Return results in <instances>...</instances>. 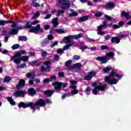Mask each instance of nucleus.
<instances>
[{
  "instance_id": "338daca9",
  "label": "nucleus",
  "mask_w": 131,
  "mask_h": 131,
  "mask_svg": "<svg viewBox=\"0 0 131 131\" xmlns=\"http://www.w3.org/2000/svg\"><path fill=\"white\" fill-rule=\"evenodd\" d=\"M46 103H47V104H51V101L50 100V99H47Z\"/></svg>"
},
{
  "instance_id": "680f3d73",
  "label": "nucleus",
  "mask_w": 131,
  "mask_h": 131,
  "mask_svg": "<svg viewBox=\"0 0 131 131\" xmlns=\"http://www.w3.org/2000/svg\"><path fill=\"white\" fill-rule=\"evenodd\" d=\"M91 51H96L97 49L96 48V47H91L90 48Z\"/></svg>"
},
{
  "instance_id": "2f4dec72",
  "label": "nucleus",
  "mask_w": 131,
  "mask_h": 131,
  "mask_svg": "<svg viewBox=\"0 0 131 131\" xmlns=\"http://www.w3.org/2000/svg\"><path fill=\"white\" fill-rule=\"evenodd\" d=\"M49 40H48V39H45L42 42V46H43V47H45L46 46H48V45H49Z\"/></svg>"
},
{
  "instance_id": "ea45409f",
  "label": "nucleus",
  "mask_w": 131,
  "mask_h": 131,
  "mask_svg": "<svg viewBox=\"0 0 131 131\" xmlns=\"http://www.w3.org/2000/svg\"><path fill=\"white\" fill-rule=\"evenodd\" d=\"M78 15V13L76 12H73L72 13L70 14V16L71 17H75L76 16H77Z\"/></svg>"
},
{
  "instance_id": "09e8293b",
  "label": "nucleus",
  "mask_w": 131,
  "mask_h": 131,
  "mask_svg": "<svg viewBox=\"0 0 131 131\" xmlns=\"http://www.w3.org/2000/svg\"><path fill=\"white\" fill-rule=\"evenodd\" d=\"M48 38L49 40L54 39V36L50 34L48 36Z\"/></svg>"
},
{
  "instance_id": "bb28decb",
  "label": "nucleus",
  "mask_w": 131,
  "mask_h": 131,
  "mask_svg": "<svg viewBox=\"0 0 131 131\" xmlns=\"http://www.w3.org/2000/svg\"><path fill=\"white\" fill-rule=\"evenodd\" d=\"M8 23H13L10 20H0V25L1 26L5 25V24H8Z\"/></svg>"
},
{
  "instance_id": "39448f33",
  "label": "nucleus",
  "mask_w": 131,
  "mask_h": 131,
  "mask_svg": "<svg viewBox=\"0 0 131 131\" xmlns=\"http://www.w3.org/2000/svg\"><path fill=\"white\" fill-rule=\"evenodd\" d=\"M106 57H97L96 60L97 61H102L101 63L102 64H105L108 62L109 60V57H114V53L113 52H110L106 54Z\"/></svg>"
},
{
  "instance_id": "4d7b16f0",
  "label": "nucleus",
  "mask_w": 131,
  "mask_h": 131,
  "mask_svg": "<svg viewBox=\"0 0 131 131\" xmlns=\"http://www.w3.org/2000/svg\"><path fill=\"white\" fill-rule=\"evenodd\" d=\"M19 67L20 68H22V69L25 68V67H26V64L23 63L19 66Z\"/></svg>"
},
{
  "instance_id": "72a5a7b5",
  "label": "nucleus",
  "mask_w": 131,
  "mask_h": 131,
  "mask_svg": "<svg viewBox=\"0 0 131 131\" xmlns=\"http://www.w3.org/2000/svg\"><path fill=\"white\" fill-rule=\"evenodd\" d=\"M112 69V68L111 67H107L105 69H103V72H104V73H108V72H109V71H110V70H111Z\"/></svg>"
},
{
  "instance_id": "aec40b11",
  "label": "nucleus",
  "mask_w": 131,
  "mask_h": 131,
  "mask_svg": "<svg viewBox=\"0 0 131 131\" xmlns=\"http://www.w3.org/2000/svg\"><path fill=\"white\" fill-rule=\"evenodd\" d=\"M35 76V73H34V72L28 73L26 74V77L28 78H30V77H32V79H34Z\"/></svg>"
},
{
  "instance_id": "13d9d810",
  "label": "nucleus",
  "mask_w": 131,
  "mask_h": 131,
  "mask_svg": "<svg viewBox=\"0 0 131 131\" xmlns=\"http://www.w3.org/2000/svg\"><path fill=\"white\" fill-rule=\"evenodd\" d=\"M52 17V15L51 14H48L45 17V19H50V17Z\"/></svg>"
},
{
  "instance_id": "4be33fe9",
  "label": "nucleus",
  "mask_w": 131,
  "mask_h": 131,
  "mask_svg": "<svg viewBox=\"0 0 131 131\" xmlns=\"http://www.w3.org/2000/svg\"><path fill=\"white\" fill-rule=\"evenodd\" d=\"M28 93L31 96H34L36 94V91L34 90V88H30L28 90Z\"/></svg>"
},
{
  "instance_id": "864d4df0",
  "label": "nucleus",
  "mask_w": 131,
  "mask_h": 131,
  "mask_svg": "<svg viewBox=\"0 0 131 131\" xmlns=\"http://www.w3.org/2000/svg\"><path fill=\"white\" fill-rule=\"evenodd\" d=\"M58 54H63V50L61 49H59L57 50Z\"/></svg>"
},
{
  "instance_id": "5fc2aeb1",
  "label": "nucleus",
  "mask_w": 131,
  "mask_h": 131,
  "mask_svg": "<svg viewBox=\"0 0 131 131\" xmlns=\"http://www.w3.org/2000/svg\"><path fill=\"white\" fill-rule=\"evenodd\" d=\"M58 76L60 77H64V73H61V72L59 73H58Z\"/></svg>"
},
{
  "instance_id": "49530a36",
  "label": "nucleus",
  "mask_w": 131,
  "mask_h": 131,
  "mask_svg": "<svg viewBox=\"0 0 131 131\" xmlns=\"http://www.w3.org/2000/svg\"><path fill=\"white\" fill-rule=\"evenodd\" d=\"M35 2V0L33 1V4L34 5V7L35 8H37V7H39V4L38 3H34Z\"/></svg>"
},
{
  "instance_id": "c9c22d12",
  "label": "nucleus",
  "mask_w": 131,
  "mask_h": 131,
  "mask_svg": "<svg viewBox=\"0 0 131 131\" xmlns=\"http://www.w3.org/2000/svg\"><path fill=\"white\" fill-rule=\"evenodd\" d=\"M81 67V63H78L73 66V68H80Z\"/></svg>"
},
{
  "instance_id": "6e6d98bb",
  "label": "nucleus",
  "mask_w": 131,
  "mask_h": 131,
  "mask_svg": "<svg viewBox=\"0 0 131 131\" xmlns=\"http://www.w3.org/2000/svg\"><path fill=\"white\" fill-rule=\"evenodd\" d=\"M37 23H39V21L36 20L32 22V25H35L36 24H37Z\"/></svg>"
},
{
  "instance_id": "f8f14e48",
  "label": "nucleus",
  "mask_w": 131,
  "mask_h": 131,
  "mask_svg": "<svg viewBox=\"0 0 131 131\" xmlns=\"http://www.w3.org/2000/svg\"><path fill=\"white\" fill-rule=\"evenodd\" d=\"M111 25H112V24L111 25H107V21H104L103 25L97 27L98 33H103V32H102V29L105 27H107V26H111Z\"/></svg>"
},
{
  "instance_id": "a18cd8bd",
  "label": "nucleus",
  "mask_w": 131,
  "mask_h": 131,
  "mask_svg": "<svg viewBox=\"0 0 131 131\" xmlns=\"http://www.w3.org/2000/svg\"><path fill=\"white\" fill-rule=\"evenodd\" d=\"M39 15H40V13H39V12H37L34 15V18H37L38 17H39Z\"/></svg>"
},
{
  "instance_id": "f3484780",
  "label": "nucleus",
  "mask_w": 131,
  "mask_h": 131,
  "mask_svg": "<svg viewBox=\"0 0 131 131\" xmlns=\"http://www.w3.org/2000/svg\"><path fill=\"white\" fill-rule=\"evenodd\" d=\"M18 84H19L16 86L17 89H19V88H23L25 84V80L21 79L19 80Z\"/></svg>"
},
{
  "instance_id": "c85d7f7f",
  "label": "nucleus",
  "mask_w": 131,
  "mask_h": 131,
  "mask_svg": "<svg viewBox=\"0 0 131 131\" xmlns=\"http://www.w3.org/2000/svg\"><path fill=\"white\" fill-rule=\"evenodd\" d=\"M23 61L24 62H27L29 60V57L28 56H21L20 57V60Z\"/></svg>"
},
{
  "instance_id": "7c9ffc66",
  "label": "nucleus",
  "mask_w": 131,
  "mask_h": 131,
  "mask_svg": "<svg viewBox=\"0 0 131 131\" xmlns=\"http://www.w3.org/2000/svg\"><path fill=\"white\" fill-rule=\"evenodd\" d=\"M32 25V22L29 21L26 24V26H24V28H30Z\"/></svg>"
},
{
  "instance_id": "4468645a",
  "label": "nucleus",
  "mask_w": 131,
  "mask_h": 131,
  "mask_svg": "<svg viewBox=\"0 0 131 131\" xmlns=\"http://www.w3.org/2000/svg\"><path fill=\"white\" fill-rule=\"evenodd\" d=\"M26 95V92L24 91H17L15 92L14 94L15 97L18 98V97H24Z\"/></svg>"
},
{
  "instance_id": "ddd939ff",
  "label": "nucleus",
  "mask_w": 131,
  "mask_h": 131,
  "mask_svg": "<svg viewBox=\"0 0 131 131\" xmlns=\"http://www.w3.org/2000/svg\"><path fill=\"white\" fill-rule=\"evenodd\" d=\"M96 73L95 71H92L88 73V74L84 77L85 80H91L93 78V76L96 75Z\"/></svg>"
},
{
  "instance_id": "a878e982",
  "label": "nucleus",
  "mask_w": 131,
  "mask_h": 131,
  "mask_svg": "<svg viewBox=\"0 0 131 131\" xmlns=\"http://www.w3.org/2000/svg\"><path fill=\"white\" fill-rule=\"evenodd\" d=\"M45 95H47L48 97H51L53 94H54V91L52 90H48L44 92Z\"/></svg>"
},
{
  "instance_id": "cd10ccee",
  "label": "nucleus",
  "mask_w": 131,
  "mask_h": 131,
  "mask_svg": "<svg viewBox=\"0 0 131 131\" xmlns=\"http://www.w3.org/2000/svg\"><path fill=\"white\" fill-rule=\"evenodd\" d=\"M7 100H8V102H10L11 105H15L16 102H15V101H14V100H13V98L11 97H8Z\"/></svg>"
},
{
  "instance_id": "603ef678",
  "label": "nucleus",
  "mask_w": 131,
  "mask_h": 131,
  "mask_svg": "<svg viewBox=\"0 0 131 131\" xmlns=\"http://www.w3.org/2000/svg\"><path fill=\"white\" fill-rule=\"evenodd\" d=\"M57 45H58V41H56L55 42L51 45V48H54V47H55V46H57Z\"/></svg>"
},
{
  "instance_id": "a211bd4d",
  "label": "nucleus",
  "mask_w": 131,
  "mask_h": 131,
  "mask_svg": "<svg viewBox=\"0 0 131 131\" xmlns=\"http://www.w3.org/2000/svg\"><path fill=\"white\" fill-rule=\"evenodd\" d=\"M112 43H119L120 42V39L117 37H113L111 39Z\"/></svg>"
},
{
  "instance_id": "0eeeda50",
  "label": "nucleus",
  "mask_w": 131,
  "mask_h": 131,
  "mask_svg": "<svg viewBox=\"0 0 131 131\" xmlns=\"http://www.w3.org/2000/svg\"><path fill=\"white\" fill-rule=\"evenodd\" d=\"M70 82L71 83L70 88H71V95H76L78 94V90L76 89L77 86H76V83L77 81L74 80H70Z\"/></svg>"
},
{
  "instance_id": "37998d69",
  "label": "nucleus",
  "mask_w": 131,
  "mask_h": 131,
  "mask_svg": "<svg viewBox=\"0 0 131 131\" xmlns=\"http://www.w3.org/2000/svg\"><path fill=\"white\" fill-rule=\"evenodd\" d=\"M73 58H74V60L77 61V60H79V59H80V57L78 55H75L74 56Z\"/></svg>"
},
{
  "instance_id": "c03bdc74",
  "label": "nucleus",
  "mask_w": 131,
  "mask_h": 131,
  "mask_svg": "<svg viewBox=\"0 0 131 131\" xmlns=\"http://www.w3.org/2000/svg\"><path fill=\"white\" fill-rule=\"evenodd\" d=\"M121 26L118 25H114L113 26V28H114L115 29H118V28H120Z\"/></svg>"
},
{
  "instance_id": "f03ea898",
  "label": "nucleus",
  "mask_w": 131,
  "mask_h": 131,
  "mask_svg": "<svg viewBox=\"0 0 131 131\" xmlns=\"http://www.w3.org/2000/svg\"><path fill=\"white\" fill-rule=\"evenodd\" d=\"M81 36V34H79L77 35L69 36L68 37H64L63 40L64 42H66V43L69 42V44L66 45L63 47V51H66L68 50V49H69V48H70V47H71L72 45H74V43H75V42H74V41H73L72 39L74 38L75 39H78V38H80Z\"/></svg>"
},
{
  "instance_id": "6e6552de",
  "label": "nucleus",
  "mask_w": 131,
  "mask_h": 131,
  "mask_svg": "<svg viewBox=\"0 0 131 131\" xmlns=\"http://www.w3.org/2000/svg\"><path fill=\"white\" fill-rule=\"evenodd\" d=\"M106 86V84L103 85L101 83H99V85L95 87V89L92 90V92L93 94L97 95H98V92H99V91H105Z\"/></svg>"
},
{
  "instance_id": "0e129e2a",
  "label": "nucleus",
  "mask_w": 131,
  "mask_h": 131,
  "mask_svg": "<svg viewBox=\"0 0 131 131\" xmlns=\"http://www.w3.org/2000/svg\"><path fill=\"white\" fill-rule=\"evenodd\" d=\"M87 48H88V47L86 46L82 47L80 48V49H81V50H82V51H84Z\"/></svg>"
},
{
  "instance_id": "dca6fc26",
  "label": "nucleus",
  "mask_w": 131,
  "mask_h": 131,
  "mask_svg": "<svg viewBox=\"0 0 131 131\" xmlns=\"http://www.w3.org/2000/svg\"><path fill=\"white\" fill-rule=\"evenodd\" d=\"M52 13H56V15L57 16H60L61 14H64L65 13V11L63 10H54L52 11Z\"/></svg>"
},
{
  "instance_id": "9b49d317",
  "label": "nucleus",
  "mask_w": 131,
  "mask_h": 131,
  "mask_svg": "<svg viewBox=\"0 0 131 131\" xmlns=\"http://www.w3.org/2000/svg\"><path fill=\"white\" fill-rule=\"evenodd\" d=\"M31 32H43V29L40 28V25H37L36 27H31Z\"/></svg>"
},
{
  "instance_id": "58836bf2",
  "label": "nucleus",
  "mask_w": 131,
  "mask_h": 131,
  "mask_svg": "<svg viewBox=\"0 0 131 131\" xmlns=\"http://www.w3.org/2000/svg\"><path fill=\"white\" fill-rule=\"evenodd\" d=\"M104 17L105 18V19H106V20H108V21H111L112 20V17L108 15L105 14L104 15Z\"/></svg>"
},
{
  "instance_id": "20e7f679",
  "label": "nucleus",
  "mask_w": 131,
  "mask_h": 131,
  "mask_svg": "<svg viewBox=\"0 0 131 131\" xmlns=\"http://www.w3.org/2000/svg\"><path fill=\"white\" fill-rule=\"evenodd\" d=\"M26 53L25 50L18 51L15 54L14 56L11 57V60H13L16 65H19L21 63V61H20V57H21V55H25Z\"/></svg>"
},
{
  "instance_id": "6ab92c4d",
  "label": "nucleus",
  "mask_w": 131,
  "mask_h": 131,
  "mask_svg": "<svg viewBox=\"0 0 131 131\" xmlns=\"http://www.w3.org/2000/svg\"><path fill=\"white\" fill-rule=\"evenodd\" d=\"M71 63H72V61L70 60L67 61L65 63L66 67L69 68V69H72V68H73V66H71Z\"/></svg>"
},
{
  "instance_id": "5701e85b",
  "label": "nucleus",
  "mask_w": 131,
  "mask_h": 131,
  "mask_svg": "<svg viewBox=\"0 0 131 131\" xmlns=\"http://www.w3.org/2000/svg\"><path fill=\"white\" fill-rule=\"evenodd\" d=\"M23 29V27H18L17 29H12L11 33H18V30Z\"/></svg>"
},
{
  "instance_id": "8fccbe9b",
  "label": "nucleus",
  "mask_w": 131,
  "mask_h": 131,
  "mask_svg": "<svg viewBox=\"0 0 131 131\" xmlns=\"http://www.w3.org/2000/svg\"><path fill=\"white\" fill-rule=\"evenodd\" d=\"M96 17H101L102 16V13L101 12H97L95 13Z\"/></svg>"
},
{
  "instance_id": "f704fd0d",
  "label": "nucleus",
  "mask_w": 131,
  "mask_h": 131,
  "mask_svg": "<svg viewBox=\"0 0 131 131\" xmlns=\"http://www.w3.org/2000/svg\"><path fill=\"white\" fill-rule=\"evenodd\" d=\"M20 48V45L19 44H15L12 47V50H17Z\"/></svg>"
},
{
  "instance_id": "774afa93",
  "label": "nucleus",
  "mask_w": 131,
  "mask_h": 131,
  "mask_svg": "<svg viewBox=\"0 0 131 131\" xmlns=\"http://www.w3.org/2000/svg\"><path fill=\"white\" fill-rule=\"evenodd\" d=\"M17 26V25L15 23H13L12 25H11V27H16Z\"/></svg>"
},
{
  "instance_id": "e2e57ef3",
  "label": "nucleus",
  "mask_w": 131,
  "mask_h": 131,
  "mask_svg": "<svg viewBox=\"0 0 131 131\" xmlns=\"http://www.w3.org/2000/svg\"><path fill=\"white\" fill-rule=\"evenodd\" d=\"M91 91H92V88L90 87H88L85 90L86 92H91Z\"/></svg>"
},
{
  "instance_id": "1a4fd4ad",
  "label": "nucleus",
  "mask_w": 131,
  "mask_h": 131,
  "mask_svg": "<svg viewBox=\"0 0 131 131\" xmlns=\"http://www.w3.org/2000/svg\"><path fill=\"white\" fill-rule=\"evenodd\" d=\"M61 9H69L70 8V2L68 0H59Z\"/></svg>"
},
{
  "instance_id": "2eb2a0df",
  "label": "nucleus",
  "mask_w": 131,
  "mask_h": 131,
  "mask_svg": "<svg viewBox=\"0 0 131 131\" xmlns=\"http://www.w3.org/2000/svg\"><path fill=\"white\" fill-rule=\"evenodd\" d=\"M103 7L105 9H106V10H111V9H113V8L115 7V4H114L113 2H110L105 6H103Z\"/></svg>"
},
{
  "instance_id": "052dcab7",
  "label": "nucleus",
  "mask_w": 131,
  "mask_h": 131,
  "mask_svg": "<svg viewBox=\"0 0 131 131\" xmlns=\"http://www.w3.org/2000/svg\"><path fill=\"white\" fill-rule=\"evenodd\" d=\"M50 81V79H45L43 80V82H45V83H47L48 82H49Z\"/></svg>"
},
{
  "instance_id": "4c0bfd02",
  "label": "nucleus",
  "mask_w": 131,
  "mask_h": 131,
  "mask_svg": "<svg viewBox=\"0 0 131 131\" xmlns=\"http://www.w3.org/2000/svg\"><path fill=\"white\" fill-rule=\"evenodd\" d=\"M32 63L35 66H39L40 65V62H38V61H32Z\"/></svg>"
},
{
  "instance_id": "f257e3e1",
  "label": "nucleus",
  "mask_w": 131,
  "mask_h": 131,
  "mask_svg": "<svg viewBox=\"0 0 131 131\" xmlns=\"http://www.w3.org/2000/svg\"><path fill=\"white\" fill-rule=\"evenodd\" d=\"M36 106H40L41 107H43L46 106V101L42 99H40L37 101L35 104H33V102H30L28 104H25L24 102H20L18 104L19 108H27L30 107L31 109L35 111V108Z\"/></svg>"
},
{
  "instance_id": "bf43d9fd",
  "label": "nucleus",
  "mask_w": 131,
  "mask_h": 131,
  "mask_svg": "<svg viewBox=\"0 0 131 131\" xmlns=\"http://www.w3.org/2000/svg\"><path fill=\"white\" fill-rule=\"evenodd\" d=\"M50 27V25H46L44 26V29L47 30V29H49Z\"/></svg>"
},
{
  "instance_id": "e433bc0d",
  "label": "nucleus",
  "mask_w": 131,
  "mask_h": 131,
  "mask_svg": "<svg viewBox=\"0 0 131 131\" xmlns=\"http://www.w3.org/2000/svg\"><path fill=\"white\" fill-rule=\"evenodd\" d=\"M18 38L19 40H22L23 41H26L27 40V38L26 36H19Z\"/></svg>"
},
{
  "instance_id": "b1692460",
  "label": "nucleus",
  "mask_w": 131,
  "mask_h": 131,
  "mask_svg": "<svg viewBox=\"0 0 131 131\" xmlns=\"http://www.w3.org/2000/svg\"><path fill=\"white\" fill-rule=\"evenodd\" d=\"M52 23L54 27H57L59 25V22H58V17H56L52 20Z\"/></svg>"
},
{
  "instance_id": "393cba45",
  "label": "nucleus",
  "mask_w": 131,
  "mask_h": 131,
  "mask_svg": "<svg viewBox=\"0 0 131 131\" xmlns=\"http://www.w3.org/2000/svg\"><path fill=\"white\" fill-rule=\"evenodd\" d=\"M122 16H124L126 18V19H130V15H129V12H125L124 11H122Z\"/></svg>"
},
{
  "instance_id": "412c9836",
  "label": "nucleus",
  "mask_w": 131,
  "mask_h": 131,
  "mask_svg": "<svg viewBox=\"0 0 131 131\" xmlns=\"http://www.w3.org/2000/svg\"><path fill=\"white\" fill-rule=\"evenodd\" d=\"M89 18H90V16L88 15L81 17L79 18L78 21L79 22H83V21H86V20H89Z\"/></svg>"
},
{
  "instance_id": "c756f323",
  "label": "nucleus",
  "mask_w": 131,
  "mask_h": 131,
  "mask_svg": "<svg viewBox=\"0 0 131 131\" xmlns=\"http://www.w3.org/2000/svg\"><path fill=\"white\" fill-rule=\"evenodd\" d=\"M12 80V78L10 76H6L4 79V82H10Z\"/></svg>"
},
{
  "instance_id": "79ce46f5",
  "label": "nucleus",
  "mask_w": 131,
  "mask_h": 131,
  "mask_svg": "<svg viewBox=\"0 0 131 131\" xmlns=\"http://www.w3.org/2000/svg\"><path fill=\"white\" fill-rule=\"evenodd\" d=\"M57 77L56 76H52L50 78V81H56Z\"/></svg>"
},
{
  "instance_id": "423d86ee",
  "label": "nucleus",
  "mask_w": 131,
  "mask_h": 131,
  "mask_svg": "<svg viewBox=\"0 0 131 131\" xmlns=\"http://www.w3.org/2000/svg\"><path fill=\"white\" fill-rule=\"evenodd\" d=\"M52 84L54 86V89L55 91H57L58 93L62 91L61 89L62 86V88H66L67 86V83L59 82H54L52 83Z\"/></svg>"
},
{
  "instance_id": "3c124183",
  "label": "nucleus",
  "mask_w": 131,
  "mask_h": 131,
  "mask_svg": "<svg viewBox=\"0 0 131 131\" xmlns=\"http://www.w3.org/2000/svg\"><path fill=\"white\" fill-rule=\"evenodd\" d=\"M111 37V35H107L104 37V39L106 40H108V39H109V38H110Z\"/></svg>"
},
{
  "instance_id": "a19ab883",
  "label": "nucleus",
  "mask_w": 131,
  "mask_h": 131,
  "mask_svg": "<svg viewBox=\"0 0 131 131\" xmlns=\"http://www.w3.org/2000/svg\"><path fill=\"white\" fill-rule=\"evenodd\" d=\"M47 54H48V53H47V51H42L41 53L42 57H47Z\"/></svg>"
},
{
  "instance_id": "69168bd1",
  "label": "nucleus",
  "mask_w": 131,
  "mask_h": 131,
  "mask_svg": "<svg viewBox=\"0 0 131 131\" xmlns=\"http://www.w3.org/2000/svg\"><path fill=\"white\" fill-rule=\"evenodd\" d=\"M54 59L56 61H58V60H59V56L58 55H55Z\"/></svg>"
},
{
  "instance_id": "de8ad7c7",
  "label": "nucleus",
  "mask_w": 131,
  "mask_h": 131,
  "mask_svg": "<svg viewBox=\"0 0 131 131\" xmlns=\"http://www.w3.org/2000/svg\"><path fill=\"white\" fill-rule=\"evenodd\" d=\"M101 50H108V46L106 45H103L101 47Z\"/></svg>"
},
{
  "instance_id": "473e14b6",
  "label": "nucleus",
  "mask_w": 131,
  "mask_h": 131,
  "mask_svg": "<svg viewBox=\"0 0 131 131\" xmlns=\"http://www.w3.org/2000/svg\"><path fill=\"white\" fill-rule=\"evenodd\" d=\"M56 32H57V33H66V32H67V31L58 29L56 30Z\"/></svg>"
},
{
  "instance_id": "9d476101",
  "label": "nucleus",
  "mask_w": 131,
  "mask_h": 131,
  "mask_svg": "<svg viewBox=\"0 0 131 131\" xmlns=\"http://www.w3.org/2000/svg\"><path fill=\"white\" fill-rule=\"evenodd\" d=\"M51 64V61L50 60H47L45 62H43V65L46 66V67L45 66H42L41 67V72H49V69L51 68V67L50 66V64Z\"/></svg>"
},
{
  "instance_id": "7ed1b4c3",
  "label": "nucleus",
  "mask_w": 131,
  "mask_h": 131,
  "mask_svg": "<svg viewBox=\"0 0 131 131\" xmlns=\"http://www.w3.org/2000/svg\"><path fill=\"white\" fill-rule=\"evenodd\" d=\"M114 76L118 78H122V75L117 74L114 71V70L112 69V71L109 75L108 77H105L104 80L108 82L110 84H116L117 83V80L114 78Z\"/></svg>"
}]
</instances>
